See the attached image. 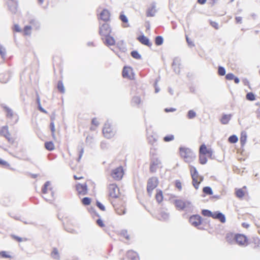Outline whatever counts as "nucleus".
<instances>
[{
	"instance_id": "f257e3e1",
	"label": "nucleus",
	"mask_w": 260,
	"mask_h": 260,
	"mask_svg": "<svg viewBox=\"0 0 260 260\" xmlns=\"http://www.w3.org/2000/svg\"><path fill=\"white\" fill-rule=\"evenodd\" d=\"M112 28L108 23H104L99 27V34L103 43L107 46H113L115 44V40L111 34Z\"/></svg>"
},
{
	"instance_id": "f03ea898",
	"label": "nucleus",
	"mask_w": 260,
	"mask_h": 260,
	"mask_svg": "<svg viewBox=\"0 0 260 260\" xmlns=\"http://www.w3.org/2000/svg\"><path fill=\"white\" fill-rule=\"evenodd\" d=\"M108 196L109 200L112 202L114 200H118L124 197L119 191L117 185L115 184H110L108 186Z\"/></svg>"
},
{
	"instance_id": "7ed1b4c3",
	"label": "nucleus",
	"mask_w": 260,
	"mask_h": 260,
	"mask_svg": "<svg viewBox=\"0 0 260 260\" xmlns=\"http://www.w3.org/2000/svg\"><path fill=\"white\" fill-rule=\"evenodd\" d=\"M189 168L192 180V185L196 189H198L204 178L199 175L197 169L194 167L190 165L189 166Z\"/></svg>"
},
{
	"instance_id": "20e7f679",
	"label": "nucleus",
	"mask_w": 260,
	"mask_h": 260,
	"mask_svg": "<svg viewBox=\"0 0 260 260\" xmlns=\"http://www.w3.org/2000/svg\"><path fill=\"white\" fill-rule=\"evenodd\" d=\"M179 153L181 157L187 163L193 161L196 158V154L193 151L188 148L180 147Z\"/></svg>"
},
{
	"instance_id": "39448f33",
	"label": "nucleus",
	"mask_w": 260,
	"mask_h": 260,
	"mask_svg": "<svg viewBox=\"0 0 260 260\" xmlns=\"http://www.w3.org/2000/svg\"><path fill=\"white\" fill-rule=\"evenodd\" d=\"M111 203L118 214L121 215L125 213L126 208L124 197L118 200H114Z\"/></svg>"
},
{
	"instance_id": "423d86ee",
	"label": "nucleus",
	"mask_w": 260,
	"mask_h": 260,
	"mask_svg": "<svg viewBox=\"0 0 260 260\" xmlns=\"http://www.w3.org/2000/svg\"><path fill=\"white\" fill-rule=\"evenodd\" d=\"M93 182L91 180H87L84 184L78 183L76 185V189L80 195H85L88 192V186H94Z\"/></svg>"
},
{
	"instance_id": "0eeeda50",
	"label": "nucleus",
	"mask_w": 260,
	"mask_h": 260,
	"mask_svg": "<svg viewBox=\"0 0 260 260\" xmlns=\"http://www.w3.org/2000/svg\"><path fill=\"white\" fill-rule=\"evenodd\" d=\"M0 136L6 138L9 143L11 144L15 143V139L9 132L8 126H3L0 128Z\"/></svg>"
},
{
	"instance_id": "6e6552de",
	"label": "nucleus",
	"mask_w": 260,
	"mask_h": 260,
	"mask_svg": "<svg viewBox=\"0 0 260 260\" xmlns=\"http://www.w3.org/2000/svg\"><path fill=\"white\" fill-rule=\"evenodd\" d=\"M124 175V170L123 167L120 166L113 169L111 173L112 178L116 181H119L122 179Z\"/></svg>"
},
{
	"instance_id": "1a4fd4ad",
	"label": "nucleus",
	"mask_w": 260,
	"mask_h": 260,
	"mask_svg": "<svg viewBox=\"0 0 260 260\" xmlns=\"http://www.w3.org/2000/svg\"><path fill=\"white\" fill-rule=\"evenodd\" d=\"M158 180L156 178L152 177L150 178L147 182V191L149 195H151L152 191L157 187Z\"/></svg>"
},
{
	"instance_id": "9d476101",
	"label": "nucleus",
	"mask_w": 260,
	"mask_h": 260,
	"mask_svg": "<svg viewBox=\"0 0 260 260\" xmlns=\"http://www.w3.org/2000/svg\"><path fill=\"white\" fill-rule=\"evenodd\" d=\"M235 243L240 246H245L248 244V239L244 235L236 234Z\"/></svg>"
},
{
	"instance_id": "9b49d317",
	"label": "nucleus",
	"mask_w": 260,
	"mask_h": 260,
	"mask_svg": "<svg viewBox=\"0 0 260 260\" xmlns=\"http://www.w3.org/2000/svg\"><path fill=\"white\" fill-rule=\"evenodd\" d=\"M103 133L107 138H112L115 134V132L109 123H105L103 129Z\"/></svg>"
},
{
	"instance_id": "f8f14e48",
	"label": "nucleus",
	"mask_w": 260,
	"mask_h": 260,
	"mask_svg": "<svg viewBox=\"0 0 260 260\" xmlns=\"http://www.w3.org/2000/svg\"><path fill=\"white\" fill-rule=\"evenodd\" d=\"M123 260H140V257L137 252L129 250L126 252Z\"/></svg>"
},
{
	"instance_id": "ddd939ff",
	"label": "nucleus",
	"mask_w": 260,
	"mask_h": 260,
	"mask_svg": "<svg viewBox=\"0 0 260 260\" xmlns=\"http://www.w3.org/2000/svg\"><path fill=\"white\" fill-rule=\"evenodd\" d=\"M122 76L130 80L135 79V74L133 69L129 67H124L122 71Z\"/></svg>"
},
{
	"instance_id": "4468645a",
	"label": "nucleus",
	"mask_w": 260,
	"mask_h": 260,
	"mask_svg": "<svg viewBox=\"0 0 260 260\" xmlns=\"http://www.w3.org/2000/svg\"><path fill=\"white\" fill-rule=\"evenodd\" d=\"M199 153L206 155L209 158H211L213 151L211 148L207 147L205 144H203L200 147Z\"/></svg>"
},
{
	"instance_id": "2eb2a0df",
	"label": "nucleus",
	"mask_w": 260,
	"mask_h": 260,
	"mask_svg": "<svg viewBox=\"0 0 260 260\" xmlns=\"http://www.w3.org/2000/svg\"><path fill=\"white\" fill-rule=\"evenodd\" d=\"M202 217L199 215H193L190 216L189 218V222L194 226L200 225L202 223Z\"/></svg>"
},
{
	"instance_id": "dca6fc26",
	"label": "nucleus",
	"mask_w": 260,
	"mask_h": 260,
	"mask_svg": "<svg viewBox=\"0 0 260 260\" xmlns=\"http://www.w3.org/2000/svg\"><path fill=\"white\" fill-rule=\"evenodd\" d=\"M110 11L106 9H104L100 13L98 19L107 22L110 19Z\"/></svg>"
},
{
	"instance_id": "f3484780",
	"label": "nucleus",
	"mask_w": 260,
	"mask_h": 260,
	"mask_svg": "<svg viewBox=\"0 0 260 260\" xmlns=\"http://www.w3.org/2000/svg\"><path fill=\"white\" fill-rule=\"evenodd\" d=\"M62 223L64 225V227L65 229L69 232H73L74 230V225L71 222V221L70 219H69L67 217H65L62 220Z\"/></svg>"
},
{
	"instance_id": "a211bd4d",
	"label": "nucleus",
	"mask_w": 260,
	"mask_h": 260,
	"mask_svg": "<svg viewBox=\"0 0 260 260\" xmlns=\"http://www.w3.org/2000/svg\"><path fill=\"white\" fill-rule=\"evenodd\" d=\"M156 12V7L154 4H151L147 8L146 14L147 17H153Z\"/></svg>"
},
{
	"instance_id": "6ab92c4d",
	"label": "nucleus",
	"mask_w": 260,
	"mask_h": 260,
	"mask_svg": "<svg viewBox=\"0 0 260 260\" xmlns=\"http://www.w3.org/2000/svg\"><path fill=\"white\" fill-rule=\"evenodd\" d=\"M4 110L6 113V115L7 118L9 119H12L13 118H15L16 120H18L17 116L13 112V110L9 108L8 107H4Z\"/></svg>"
},
{
	"instance_id": "aec40b11",
	"label": "nucleus",
	"mask_w": 260,
	"mask_h": 260,
	"mask_svg": "<svg viewBox=\"0 0 260 260\" xmlns=\"http://www.w3.org/2000/svg\"><path fill=\"white\" fill-rule=\"evenodd\" d=\"M236 234L228 232L225 235V239L227 242L230 244H233L235 243Z\"/></svg>"
},
{
	"instance_id": "412c9836",
	"label": "nucleus",
	"mask_w": 260,
	"mask_h": 260,
	"mask_svg": "<svg viewBox=\"0 0 260 260\" xmlns=\"http://www.w3.org/2000/svg\"><path fill=\"white\" fill-rule=\"evenodd\" d=\"M42 191L43 194L50 193L51 196L53 195L52 188L51 186V184L49 182H46L42 189Z\"/></svg>"
},
{
	"instance_id": "4be33fe9",
	"label": "nucleus",
	"mask_w": 260,
	"mask_h": 260,
	"mask_svg": "<svg viewBox=\"0 0 260 260\" xmlns=\"http://www.w3.org/2000/svg\"><path fill=\"white\" fill-rule=\"evenodd\" d=\"M212 217L213 219L219 220L222 223H224L225 222V216L222 213L218 211L212 213Z\"/></svg>"
},
{
	"instance_id": "5701e85b",
	"label": "nucleus",
	"mask_w": 260,
	"mask_h": 260,
	"mask_svg": "<svg viewBox=\"0 0 260 260\" xmlns=\"http://www.w3.org/2000/svg\"><path fill=\"white\" fill-rule=\"evenodd\" d=\"M247 193V187L243 186L241 188L236 189L235 194L237 198H242Z\"/></svg>"
},
{
	"instance_id": "b1692460",
	"label": "nucleus",
	"mask_w": 260,
	"mask_h": 260,
	"mask_svg": "<svg viewBox=\"0 0 260 260\" xmlns=\"http://www.w3.org/2000/svg\"><path fill=\"white\" fill-rule=\"evenodd\" d=\"M138 40L142 44L151 47L152 44L150 42L148 38L144 35H141L137 38Z\"/></svg>"
},
{
	"instance_id": "393cba45",
	"label": "nucleus",
	"mask_w": 260,
	"mask_h": 260,
	"mask_svg": "<svg viewBox=\"0 0 260 260\" xmlns=\"http://www.w3.org/2000/svg\"><path fill=\"white\" fill-rule=\"evenodd\" d=\"M54 119L55 117L53 116L51 117V122L50 124V128L51 132V135L53 139H56V135H55V132H56V129L54 124Z\"/></svg>"
},
{
	"instance_id": "a878e982",
	"label": "nucleus",
	"mask_w": 260,
	"mask_h": 260,
	"mask_svg": "<svg viewBox=\"0 0 260 260\" xmlns=\"http://www.w3.org/2000/svg\"><path fill=\"white\" fill-rule=\"evenodd\" d=\"M175 205L179 210H183L186 207V203L181 200H177L175 201Z\"/></svg>"
},
{
	"instance_id": "bb28decb",
	"label": "nucleus",
	"mask_w": 260,
	"mask_h": 260,
	"mask_svg": "<svg viewBox=\"0 0 260 260\" xmlns=\"http://www.w3.org/2000/svg\"><path fill=\"white\" fill-rule=\"evenodd\" d=\"M231 117V114H224L222 115L220 121L222 124H226L229 122Z\"/></svg>"
},
{
	"instance_id": "cd10ccee",
	"label": "nucleus",
	"mask_w": 260,
	"mask_h": 260,
	"mask_svg": "<svg viewBox=\"0 0 260 260\" xmlns=\"http://www.w3.org/2000/svg\"><path fill=\"white\" fill-rule=\"evenodd\" d=\"M119 19L123 23V26L127 27L129 26L128 23V19L127 17L123 13H121L119 16Z\"/></svg>"
},
{
	"instance_id": "c85d7f7f",
	"label": "nucleus",
	"mask_w": 260,
	"mask_h": 260,
	"mask_svg": "<svg viewBox=\"0 0 260 260\" xmlns=\"http://www.w3.org/2000/svg\"><path fill=\"white\" fill-rule=\"evenodd\" d=\"M155 199L159 203H161L164 199L163 194L161 190H157L155 194Z\"/></svg>"
},
{
	"instance_id": "c756f323",
	"label": "nucleus",
	"mask_w": 260,
	"mask_h": 260,
	"mask_svg": "<svg viewBox=\"0 0 260 260\" xmlns=\"http://www.w3.org/2000/svg\"><path fill=\"white\" fill-rule=\"evenodd\" d=\"M160 164V161L158 160L153 161L151 162L150 167V170L151 172H154L156 171L158 165Z\"/></svg>"
},
{
	"instance_id": "7c9ffc66",
	"label": "nucleus",
	"mask_w": 260,
	"mask_h": 260,
	"mask_svg": "<svg viewBox=\"0 0 260 260\" xmlns=\"http://www.w3.org/2000/svg\"><path fill=\"white\" fill-rule=\"evenodd\" d=\"M247 140V134L245 132H242L241 133V136L240 138V143L242 146L245 144Z\"/></svg>"
},
{
	"instance_id": "2f4dec72",
	"label": "nucleus",
	"mask_w": 260,
	"mask_h": 260,
	"mask_svg": "<svg viewBox=\"0 0 260 260\" xmlns=\"http://www.w3.org/2000/svg\"><path fill=\"white\" fill-rule=\"evenodd\" d=\"M45 147L47 150L49 151H52L55 148L54 143L51 141H48L45 142Z\"/></svg>"
},
{
	"instance_id": "473e14b6",
	"label": "nucleus",
	"mask_w": 260,
	"mask_h": 260,
	"mask_svg": "<svg viewBox=\"0 0 260 260\" xmlns=\"http://www.w3.org/2000/svg\"><path fill=\"white\" fill-rule=\"evenodd\" d=\"M206 155L199 153V162L202 165H205L207 163L208 158Z\"/></svg>"
},
{
	"instance_id": "72a5a7b5",
	"label": "nucleus",
	"mask_w": 260,
	"mask_h": 260,
	"mask_svg": "<svg viewBox=\"0 0 260 260\" xmlns=\"http://www.w3.org/2000/svg\"><path fill=\"white\" fill-rule=\"evenodd\" d=\"M0 257L2 258H12L11 253L6 251H3L0 252Z\"/></svg>"
},
{
	"instance_id": "f704fd0d",
	"label": "nucleus",
	"mask_w": 260,
	"mask_h": 260,
	"mask_svg": "<svg viewBox=\"0 0 260 260\" xmlns=\"http://www.w3.org/2000/svg\"><path fill=\"white\" fill-rule=\"evenodd\" d=\"M203 192L207 195H211L213 194V191L210 187L206 186L203 189Z\"/></svg>"
},
{
	"instance_id": "c9c22d12",
	"label": "nucleus",
	"mask_w": 260,
	"mask_h": 260,
	"mask_svg": "<svg viewBox=\"0 0 260 260\" xmlns=\"http://www.w3.org/2000/svg\"><path fill=\"white\" fill-rule=\"evenodd\" d=\"M31 27L30 26H25L23 29V35L28 36L31 34Z\"/></svg>"
},
{
	"instance_id": "e433bc0d",
	"label": "nucleus",
	"mask_w": 260,
	"mask_h": 260,
	"mask_svg": "<svg viewBox=\"0 0 260 260\" xmlns=\"http://www.w3.org/2000/svg\"><path fill=\"white\" fill-rule=\"evenodd\" d=\"M77 153L78 154V157L77 159V161H80V159H81V157L83 155V154L84 153V149L82 147H79L77 149Z\"/></svg>"
},
{
	"instance_id": "4c0bfd02",
	"label": "nucleus",
	"mask_w": 260,
	"mask_h": 260,
	"mask_svg": "<svg viewBox=\"0 0 260 260\" xmlns=\"http://www.w3.org/2000/svg\"><path fill=\"white\" fill-rule=\"evenodd\" d=\"M57 88L58 90L62 93H63L65 91L63 83L61 81H59L58 82Z\"/></svg>"
},
{
	"instance_id": "58836bf2",
	"label": "nucleus",
	"mask_w": 260,
	"mask_h": 260,
	"mask_svg": "<svg viewBox=\"0 0 260 260\" xmlns=\"http://www.w3.org/2000/svg\"><path fill=\"white\" fill-rule=\"evenodd\" d=\"M163 43V38L161 36H157L155 39V43L156 45H161Z\"/></svg>"
},
{
	"instance_id": "ea45409f",
	"label": "nucleus",
	"mask_w": 260,
	"mask_h": 260,
	"mask_svg": "<svg viewBox=\"0 0 260 260\" xmlns=\"http://www.w3.org/2000/svg\"><path fill=\"white\" fill-rule=\"evenodd\" d=\"M238 137L236 135H232L228 139L229 142L231 143H236L238 142Z\"/></svg>"
},
{
	"instance_id": "a19ab883",
	"label": "nucleus",
	"mask_w": 260,
	"mask_h": 260,
	"mask_svg": "<svg viewBox=\"0 0 260 260\" xmlns=\"http://www.w3.org/2000/svg\"><path fill=\"white\" fill-rule=\"evenodd\" d=\"M202 214L204 216L212 217V212L208 210L204 209L202 211Z\"/></svg>"
},
{
	"instance_id": "79ce46f5",
	"label": "nucleus",
	"mask_w": 260,
	"mask_h": 260,
	"mask_svg": "<svg viewBox=\"0 0 260 260\" xmlns=\"http://www.w3.org/2000/svg\"><path fill=\"white\" fill-rule=\"evenodd\" d=\"M120 235L126 239H129L130 236L126 230H122L120 233Z\"/></svg>"
},
{
	"instance_id": "37998d69",
	"label": "nucleus",
	"mask_w": 260,
	"mask_h": 260,
	"mask_svg": "<svg viewBox=\"0 0 260 260\" xmlns=\"http://www.w3.org/2000/svg\"><path fill=\"white\" fill-rule=\"evenodd\" d=\"M246 97L247 100L251 101H254L255 99V95L252 92H248L246 94Z\"/></svg>"
},
{
	"instance_id": "c03bdc74",
	"label": "nucleus",
	"mask_w": 260,
	"mask_h": 260,
	"mask_svg": "<svg viewBox=\"0 0 260 260\" xmlns=\"http://www.w3.org/2000/svg\"><path fill=\"white\" fill-rule=\"evenodd\" d=\"M91 203V199L88 197H85L82 200V203L84 205H89Z\"/></svg>"
},
{
	"instance_id": "a18cd8bd",
	"label": "nucleus",
	"mask_w": 260,
	"mask_h": 260,
	"mask_svg": "<svg viewBox=\"0 0 260 260\" xmlns=\"http://www.w3.org/2000/svg\"><path fill=\"white\" fill-rule=\"evenodd\" d=\"M131 55L132 56L135 58V59H140L141 55L139 54V53L137 51H133L131 52Z\"/></svg>"
},
{
	"instance_id": "49530a36",
	"label": "nucleus",
	"mask_w": 260,
	"mask_h": 260,
	"mask_svg": "<svg viewBox=\"0 0 260 260\" xmlns=\"http://www.w3.org/2000/svg\"><path fill=\"white\" fill-rule=\"evenodd\" d=\"M0 165H1L2 166L8 168H10V164L8 162L2 159L1 158H0Z\"/></svg>"
},
{
	"instance_id": "de8ad7c7",
	"label": "nucleus",
	"mask_w": 260,
	"mask_h": 260,
	"mask_svg": "<svg viewBox=\"0 0 260 260\" xmlns=\"http://www.w3.org/2000/svg\"><path fill=\"white\" fill-rule=\"evenodd\" d=\"M174 139V137L172 135H168L164 138V141L168 142L171 141Z\"/></svg>"
},
{
	"instance_id": "09e8293b",
	"label": "nucleus",
	"mask_w": 260,
	"mask_h": 260,
	"mask_svg": "<svg viewBox=\"0 0 260 260\" xmlns=\"http://www.w3.org/2000/svg\"><path fill=\"white\" fill-rule=\"evenodd\" d=\"M196 116V114L194 111L191 110L188 111V114H187V117L189 119H192V118L195 117Z\"/></svg>"
},
{
	"instance_id": "8fccbe9b",
	"label": "nucleus",
	"mask_w": 260,
	"mask_h": 260,
	"mask_svg": "<svg viewBox=\"0 0 260 260\" xmlns=\"http://www.w3.org/2000/svg\"><path fill=\"white\" fill-rule=\"evenodd\" d=\"M218 73L220 76H224L225 74L224 68L222 67H219L218 70Z\"/></svg>"
},
{
	"instance_id": "3c124183",
	"label": "nucleus",
	"mask_w": 260,
	"mask_h": 260,
	"mask_svg": "<svg viewBox=\"0 0 260 260\" xmlns=\"http://www.w3.org/2000/svg\"><path fill=\"white\" fill-rule=\"evenodd\" d=\"M210 24L215 29H218L219 28L218 24L216 22L213 21H210Z\"/></svg>"
},
{
	"instance_id": "603ef678",
	"label": "nucleus",
	"mask_w": 260,
	"mask_h": 260,
	"mask_svg": "<svg viewBox=\"0 0 260 260\" xmlns=\"http://www.w3.org/2000/svg\"><path fill=\"white\" fill-rule=\"evenodd\" d=\"M74 178L75 180H80L84 178L83 176L81 173H78L76 175H74Z\"/></svg>"
},
{
	"instance_id": "864d4df0",
	"label": "nucleus",
	"mask_w": 260,
	"mask_h": 260,
	"mask_svg": "<svg viewBox=\"0 0 260 260\" xmlns=\"http://www.w3.org/2000/svg\"><path fill=\"white\" fill-rule=\"evenodd\" d=\"M175 186L179 190H181L182 189V183L179 181L177 180L175 182Z\"/></svg>"
},
{
	"instance_id": "5fc2aeb1",
	"label": "nucleus",
	"mask_w": 260,
	"mask_h": 260,
	"mask_svg": "<svg viewBox=\"0 0 260 260\" xmlns=\"http://www.w3.org/2000/svg\"><path fill=\"white\" fill-rule=\"evenodd\" d=\"M234 75L232 73H229L228 74L226 75L225 76V78L227 79V80H233L234 78Z\"/></svg>"
},
{
	"instance_id": "6e6d98bb",
	"label": "nucleus",
	"mask_w": 260,
	"mask_h": 260,
	"mask_svg": "<svg viewBox=\"0 0 260 260\" xmlns=\"http://www.w3.org/2000/svg\"><path fill=\"white\" fill-rule=\"evenodd\" d=\"M96 223L101 228L105 227L104 221L101 219H98L96 220Z\"/></svg>"
},
{
	"instance_id": "4d7b16f0",
	"label": "nucleus",
	"mask_w": 260,
	"mask_h": 260,
	"mask_svg": "<svg viewBox=\"0 0 260 260\" xmlns=\"http://www.w3.org/2000/svg\"><path fill=\"white\" fill-rule=\"evenodd\" d=\"M96 206L102 211L105 210V206L101 203L100 202L97 201L96 203Z\"/></svg>"
},
{
	"instance_id": "13d9d810",
	"label": "nucleus",
	"mask_w": 260,
	"mask_h": 260,
	"mask_svg": "<svg viewBox=\"0 0 260 260\" xmlns=\"http://www.w3.org/2000/svg\"><path fill=\"white\" fill-rule=\"evenodd\" d=\"M6 54L5 49L0 45V54L2 57L4 56Z\"/></svg>"
},
{
	"instance_id": "bf43d9fd",
	"label": "nucleus",
	"mask_w": 260,
	"mask_h": 260,
	"mask_svg": "<svg viewBox=\"0 0 260 260\" xmlns=\"http://www.w3.org/2000/svg\"><path fill=\"white\" fill-rule=\"evenodd\" d=\"M12 238L18 242H20L23 241V239L22 238L15 235L12 236Z\"/></svg>"
},
{
	"instance_id": "052dcab7",
	"label": "nucleus",
	"mask_w": 260,
	"mask_h": 260,
	"mask_svg": "<svg viewBox=\"0 0 260 260\" xmlns=\"http://www.w3.org/2000/svg\"><path fill=\"white\" fill-rule=\"evenodd\" d=\"M13 29L14 31L16 32H20L21 31L20 26L18 24L14 25Z\"/></svg>"
},
{
	"instance_id": "680f3d73",
	"label": "nucleus",
	"mask_w": 260,
	"mask_h": 260,
	"mask_svg": "<svg viewBox=\"0 0 260 260\" xmlns=\"http://www.w3.org/2000/svg\"><path fill=\"white\" fill-rule=\"evenodd\" d=\"M175 111H176V109L173 108H166L165 109V111L166 112H174Z\"/></svg>"
},
{
	"instance_id": "e2e57ef3",
	"label": "nucleus",
	"mask_w": 260,
	"mask_h": 260,
	"mask_svg": "<svg viewBox=\"0 0 260 260\" xmlns=\"http://www.w3.org/2000/svg\"><path fill=\"white\" fill-rule=\"evenodd\" d=\"M38 103H39V110H40L41 112H43V113H47V111H46V110H44V109L41 107V104H40V101H38Z\"/></svg>"
},
{
	"instance_id": "0e129e2a",
	"label": "nucleus",
	"mask_w": 260,
	"mask_h": 260,
	"mask_svg": "<svg viewBox=\"0 0 260 260\" xmlns=\"http://www.w3.org/2000/svg\"><path fill=\"white\" fill-rule=\"evenodd\" d=\"M38 103H39V110H40L41 112H43V113H47V111H46V110H44V109L41 107V104H40V101H38Z\"/></svg>"
},
{
	"instance_id": "69168bd1",
	"label": "nucleus",
	"mask_w": 260,
	"mask_h": 260,
	"mask_svg": "<svg viewBox=\"0 0 260 260\" xmlns=\"http://www.w3.org/2000/svg\"><path fill=\"white\" fill-rule=\"evenodd\" d=\"M38 103H39V110H40L41 112H43V113H47V111H46V110H44V109L41 107V104H40V101H38Z\"/></svg>"
},
{
	"instance_id": "338daca9",
	"label": "nucleus",
	"mask_w": 260,
	"mask_h": 260,
	"mask_svg": "<svg viewBox=\"0 0 260 260\" xmlns=\"http://www.w3.org/2000/svg\"><path fill=\"white\" fill-rule=\"evenodd\" d=\"M92 124L95 125V126H97L98 124H99V122L97 120L96 118H93L92 120Z\"/></svg>"
},
{
	"instance_id": "774afa93",
	"label": "nucleus",
	"mask_w": 260,
	"mask_h": 260,
	"mask_svg": "<svg viewBox=\"0 0 260 260\" xmlns=\"http://www.w3.org/2000/svg\"><path fill=\"white\" fill-rule=\"evenodd\" d=\"M134 102H135L136 104H140L141 102L140 99L139 98L136 97L134 99Z\"/></svg>"
}]
</instances>
